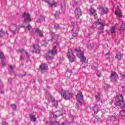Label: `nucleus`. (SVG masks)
Here are the masks:
<instances>
[{
    "label": "nucleus",
    "mask_w": 125,
    "mask_h": 125,
    "mask_svg": "<svg viewBox=\"0 0 125 125\" xmlns=\"http://www.w3.org/2000/svg\"><path fill=\"white\" fill-rule=\"evenodd\" d=\"M115 120H116V118H115L114 117H112L111 118V121H112V122H114V121H115Z\"/></svg>",
    "instance_id": "38"
},
{
    "label": "nucleus",
    "mask_w": 125,
    "mask_h": 125,
    "mask_svg": "<svg viewBox=\"0 0 125 125\" xmlns=\"http://www.w3.org/2000/svg\"><path fill=\"white\" fill-rule=\"evenodd\" d=\"M50 98L51 101H52V102L54 101L55 99H54V98H53L52 97V95H50Z\"/></svg>",
    "instance_id": "31"
},
{
    "label": "nucleus",
    "mask_w": 125,
    "mask_h": 125,
    "mask_svg": "<svg viewBox=\"0 0 125 125\" xmlns=\"http://www.w3.org/2000/svg\"><path fill=\"white\" fill-rule=\"evenodd\" d=\"M22 17L24 18V22H31L32 19H31V16L29 13H24L22 15Z\"/></svg>",
    "instance_id": "8"
},
{
    "label": "nucleus",
    "mask_w": 125,
    "mask_h": 125,
    "mask_svg": "<svg viewBox=\"0 0 125 125\" xmlns=\"http://www.w3.org/2000/svg\"><path fill=\"white\" fill-rule=\"evenodd\" d=\"M99 11L100 12H102V13H107V12H108V8H104L103 7H101L99 9Z\"/></svg>",
    "instance_id": "17"
},
{
    "label": "nucleus",
    "mask_w": 125,
    "mask_h": 125,
    "mask_svg": "<svg viewBox=\"0 0 125 125\" xmlns=\"http://www.w3.org/2000/svg\"><path fill=\"white\" fill-rule=\"evenodd\" d=\"M62 115V113L60 111H57L56 113H54L53 115L54 118H58V117H60Z\"/></svg>",
    "instance_id": "18"
},
{
    "label": "nucleus",
    "mask_w": 125,
    "mask_h": 125,
    "mask_svg": "<svg viewBox=\"0 0 125 125\" xmlns=\"http://www.w3.org/2000/svg\"><path fill=\"white\" fill-rule=\"evenodd\" d=\"M122 89L123 91H124V92H125V86L122 87Z\"/></svg>",
    "instance_id": "39"
},
{
    "label": "nucleus",
    "mask_w": 125,
    "mask_h": 125,
    "mask_svg": "<svg viewBox=\"0 0 125 125\" xmlns=\"http://www.w3.org/2000/svg\"><path fill=\"white\" fill-rule=\"evenodd\" d=\"M61 95H62L66 100L71 99L73 97V93H71L68 91L62 90L61 93Z\"/></svg>",
    "instance_id": "4"
},
{
    "label": "nucleus",
    "mask_w": 125,
    "mask_h": 125,
    "mask_svg": "<svg viewBox=\"0 0 125 125\" xmlns=\"http://www.w3.org/2000/svg\"><path fill=\"white\" fill-rule=\"evenodd\" d=\"M115 14L118 17H119V18H121V17H123V11H122L121 10H119L118 11H116L115 12Z\"/></svg>",
    "instance_id": "14"
},
{
    "label": "nucleus",
    "mask_w": 125,
    "mask_h": 125,
    "mask_svg": "<svg viewBox=\"0 0 125 125\" xmlns=\"http://www.w3.org/2000/svg\"><path fill=\"white\" fill-rule=\"evenodd\" d=\"M25 54H26V57H28V52H25Z\"/></svg>",
    "instance_id": "40"
},
{
    "label": "nucleus",
    "mask_w": 125,
    "mask_h": 125,
    "mask_svg": "<svg viewBox=\"0 0 125 125\" xmlns=\"http://www.w3.org/2000/svg\"><path fill=\"white\" fill-rule=\"evenodd\" d=\"M30 118L33 120L34 122H36V121H37V118L34 115H30Z\"/></svg>",
    "instance_id": "25"
},
{
    "label": "nucleus",
    "mask_w": 125,
    "mask_h": 125,
    "mask_svg": "<svg viewBox=\"0 0 125 125\" xmlns=\"http://www.w3.org/2000/svg\"><path fill=\"white\" fill-rule=\"evenodd\" d=\"M9 67L11 69H14V68H15V66H12L11 65H10Z\"/></svg>",
    "instance_id": "36"
},
{
    "label": "nucleus",
    "mask_w": 125,
    "mask_h": 125,
    "mask_svg": "<svg viewBox=\"0 0 125 125\" xmlns=\"http://www.w3.org/2000/svg\"><path fill=\"white\" fill-rule=\"evenodd\" d=\"M120 114L122 117H125V110H122L120 112Z\"/></svg>",
    "instance_id": "26"
},
{
    "label": "nucleus",
    "mask_w": 125,
    "mask_h": 125,
    "mask_svg": "<svg viewBox=\"0 0 125 125\" xmlns=\"http://www.w3.org/2000/svg\"><path fill=\"white\" fill-rule=\"evenodd\" d=\"M120 30H122V31L125 30V23H122L121 27H120Z\"/></svg>",
    "instance_id": "22"
},
{
    "label": "nucleus",
    "mask_w": 125,
    "mask_h": 125,
    "mask_svg": "<svg viewBox=\"0 0 125 125\" xmlns=\"http://www.w3.org/2000/svg\"><path fill=\"white\" fill-rule=\"evenodd\" d=\"M42 19H39L37 20V22L38 23H42Z\"/></svg>",
    "instance_id": "32"
},
{
    "label": "nucleus",
    "mask_w": 125,
    "mask_h": 125,
    "mask_svg": "<svg viewBox=\"0 0 125 125\" xmlns=\"http://www.w3.org/2000/svg\"><path fill=\"white\" fill-rule=\"evenodd\" d=\"M56 49V46H54L52 50L48 51L46 55L47 60H52L54 58V55L57 54V50Z\"/></svg>",
    "instance_id": "1"
},
{
    "label": "nucleus",
    "mask_w": 125,
    "mask_h": 125,
    "mask_svg": "<svg viewBox=\"0 0 125 125\" xmlns=\"http://www.w3.org/2000/svg\"><path fill=\"white\" fill-rule=\"evenodd\" d=\"M75 51H77V52H79V50H78V49H75Z\"/></svg>",
    "instance_id": "41"
},
{
    "label": "nucleus",
    "mask_w": 125,
    "mask_h": 125,
    "mask_svg": "<svg viewBox=\"0 0 125 125\" xmlns=\"http://www.w3.org/2000/svg\"><path fill=\"white\" fill-rule=\"evenodd\" d=\"M98 22H95L93 25L91 26L92 29H95L97 28V25H101V28H99L100 31H103L104 30V27L105 23H104V21H101V20H98Z\"/></svg>",
    "instance_id": "3"
},
{
    "label": "nucleus",
    "mask_w": 125,
    "mask_h": 125,
    "mask_svg": "<svg viewBox=\"0 0 125 125\" xmlns=\"http://www.w3.org/2000/svg\"><path fill=\"white\" fill-rule=\"evenodd\" d=\"M1 81L0 80V84H1Z\"/></svg>",
    "instance_id": "43"
},
{
    "label": "nucleus",
    "mask_w": 125,
    "mask_h": 125,
    "mask_svg": "<svg viewBox=\"0 0 125 125\" xmlns=\"http://www.w3.org/2000/svg\"><path fill=\"white\" fill-rule=\"evenodd\" d=\"M2 36H3V32L1 30L0 31V37H2Z\"/></svg>",
    "instance_id": "34"
},
{
    "label": "nucleus",
    "mask_w": 125,
    "mask_h": 125,
    "mask_svg": "<svg viewBox=\"0 0 125 125\" xmlns=\"http://www.w3.org/2000/svg\"><path fill=\"white\" fill-rule=\"evenodd\" d=\"M43 20H44V18H43Z\"/></svg>",
    "instance_id": "46"
},
{
    "label": "nucleus",
    "mask_w": 125,
    "mask_h": 125,
    "mask_svg": "<svg viewBox=\"0 0 125 125\" xmlns=\"http://www.w3.org/2000/svg\"><path fill=\"white\" fill-rule=\"evenodd\" d=\"M118 79H119V75L115 72L111 71V73L110 75V79L111 80V81L117 82Z\"/></svg>",
    "instance_id": "6"
},
{
    "label": "nucleus",
    "mask_w": 125,
    "mask_h": 125,
    "mask_svg": "<svg viewBox=\"0 0 125 125\" xmlns=\"http://www.w3.org/2000/svg\"><path fill=\"white\" fill-rule=\"evenodd\" d=\"M27 29H28V30H29V31H30V30H31V29H32V26H31V25H29L27 26Z\"/></svg>",
    "instance_id": "35"
},
{
    "label": "nucleus",
    "mask_w": 125,
    "mask_h": 125,
    "mask_svg": "<svg viewBox=\"0 0 125 125\" xmlns=\"http://www.w3.org/2000/svg\"><path fill=\"white\" fill-rule=\"evenodd\" d=\"M20 59H21V60L23 59V58L22 57V56H20Z\"/></svg>",
    "instance_id": "42"
},
{
    "label": "nucleus",
    "mask_w": 125,
    "mask_h": 125,
    "mask_svg": "<svg viewBox=\"0 0 125 125\" xmlns=\"http://www.w3.org/2000/svg\"><path fill=\"white\" fill-rule=\"evenodd\" d=\"M53 106H54L55 107H57V106H58V101H54L53 102V103H52Z\"/></svg>",
    "instance_id": "21"
},
{
    "label": "nucleus",
    "mask_w": 125,
    "mask_h": 125,
    "mask_svg": "<svg viewBox=\"0 0 125 125\" xmlns=\"http://www.w3.org/2000/svg\"><path fill=\"white\" fill-rule=\"evenodd\" d=\"M67 56L70 61V62H74L75 61V57L73 53V50L69 49L67 54Z\"/></svg>",
    "instance_id": "5"
},
{
    "label": "nucleus",
    "mask_w": 125,
    "mask_h": 125,
    "mask_svg": "<svg viewBox=\"0 0 125 125\" xmlns=\"http://www.w3.org/2000/svg\"><path fill=\"white\" fill-rule=\"evenodd\" d=\"M2 94H3V92H2Z\"/></svg>",
    "instance_id": "45"
},
{
    "label": "nucleus",
    "mask_w": 125,
    "mask_h": 125,
    "mask_svg": "<svg viewBox=\"0 0 125 125\" xmlns=\"http://www.w3.org/2000/svg\"><path fill=\"white\" fill-rule=\"evenodd\" d=\"M123 56H124V55L119 52L117 54H116L115 58H116V59H118V60H121V59H123Z\"/></svg>",
    "instance_id": "16"
},
{
    "label": "nucleus",
    "mask_w": 125,
    "mask_h": 125,
    "mask_svg": "<svg viewBox=\"0 0 125 125\" xmlns=\"http://www.w3.org/2000/svg\"><path fill=\"white\" fill-rule=\"evenodd\" d=\"M100 33V34H101V32H99Z\"/></svg>",
    "instance_id": "47"
},
{
    "label": "nucleus",
    "mask_w": 125,
    "mask_h": 125,
    "mask_svg": "<svg viewBox=\"0 0 125 125\" xmlns=\"http://www.w3.org/2000/svg\"><path fill=\"white\" fill-rule=\"evenodd\" d=\"M34 50L32 51V52L34 53H39L41 52V47L38 44H33Z\"/></svg>",
    "instance_id": "9"
},
{
    "label": "nucleus",
    "mask_w": 125,
    "mask_h": 125,
    "mask_svg": "<svg viewBox=\"0 0 125 125\" xmlns=\"http://www.w3.org/2000/svg\"><path fill=\"white\" fill-rule=\"evenodd\" d=\"M23 51H24V49H20L18 50V53H19V52H23Z\"/></svg>",
    "instance_id": "33"
},
{
    "label": "nucleus",
    "mask_w": 125,
    "mask_h": 125,
    "mask_svg": "<svg viewBox=\"0 0 125 125\" xmlns=\"http://www.w3.org/2000/svg\"><path fill=\"white\" fill-rule=\"evenodd\" d=\"M121 78L123 80H125V75H121Z\"/></svg>",
    "instance_id": "37"
},
{
    "label": "nucleus",
    "mask_w": 125,
    "mask_h": 125,
    "mask_svg": "<svg viewBox=\"0 0 125 125\" xmlns=\"http://www.w3.org/2000/svg\"><path fill=\"white\" fill-rule=\"evenodd\" d=\"M93 111L94 112V114H97V113H98L99 111V109L98 108V106H94L93 107Z\"/></svg>",
    "instance_id": "20"
},
{
    "label": "nucleus",
    "mask_w": 125,
    "mask_h": 125,
    "mask_svg": "<svg viewBox=\"0 0 125 125\" xmlns=\"http://www.w3.org/2000/svg\"><path fill=\"white\" fill-rule=\"evenodd\" d=\"M33 33H37L41 38H42V37H43V33L42 32V31L40 30L39 28L35 29L34 30H33Z\"/></svg>",
    "instance_id": "11"
},
{
    "label": "nucleus",
    "mask_w": 125,
    "mask_h": 125,
    "mask_svg": "<svg viewBox=\"0 0 125 125\" xmlns=\"http://www.w3.org/2000/svg\"><path fill=\"white\" fill-rule=\"evenodd\" d=\"M110 32L111 34H115L116 33V27L112 26L110 28Z\"/></svg>",
    "instance_id": "19"
},
{
    "label": "nucleus",
    "mask_w": 125,
    "mask_h": 125,
    "mask_svg": "<svg viewBox=\"0 0 125 125\" xmlns=\"http://www.w3.org/2000/svg\"><path fill=\"white\" fill-rule=\"evenodd\" d=\"M14 28H16V26H14Z\"/></svg>",
    "instance_id": "44"
},
{
    "label": "nucleus",
    "mask_w": 125,
    "mask_h": 125,
    "mask_svg": "<svg viewBox=\"0 0 125 125\" xmlns=\"http://www.w3.org/2000/svg\"><path fill=\"white\" fill-rule=\"evenodd\" d=\"M48 69V66H47V64H42L40 66V69H41L42 71H45Z\"/></svg>",
    "instance_id": "15"
},
{
    "label": "nucleus",
    "mask_w": 125,
    "mask_h": 125,
    "mask_svg": "<svg viewBox=\"0 0 125 125\" xmlns=\"http://www.w3.org/2000/svg\"><path fill=\"white\" fill-rule=\"evenodd\" d=\"M77 55L79 58H81L82 57H83V53H78Z\"/></svg>",
    "instance_id": "24"
},
{
    "label": "nucleus",
    "mask_w": 125,
    "mask_h": 125,
    "mask_svg": "<svg viewBox=\"0 0 125 125\" xmlns=\"http://www.w3.org/2000/svg\"><path fill=\"white\" fill-rule=\"evenodd\" d=\"M48 4L50 6V7H56V5L57 4V2L55 1L54 0L52 1H48L47 2Z\"/></svg>",
    "instance_id": "12"
},
{
    "label": "nucleus",
    "mask_w": 125,
    "mask_h": 125,
    "mask_svg": "<svg viewBox=\"0 0 125 125\" xmlns=\"http://www.w3.org/2000/svg\"><path fill=\"white\" fill-rule=\"evenodd\" d=\"M81 58V61L82 63H84L86 61V59L84 57H82Z\"/></svg>",
    "instance_id": "23"
},
{
    "label": "nucleus",
    "mask_w": 125,
    "mask_h": 125,
    "mask_svg": "<svg viewBox=\"0 0 125 125\" xmlns=\"http://www.w3.org/2000/svg\"><path fill=\"white\" fill-rule=\"evenodd\" d=\"M76 100L78 103H82V101L83 100V93L81 91H78L76 96Z\"/></svg>",
    "instance_id": "7"
},
{
    "label": "nucleus",
    "mask_w": 125,
    "mask_h": 125,
    "mask_svg": "<svg viewBox=\"0 0 125 125\" xmlns=\"http://www.w3.org/2000/svg\"><path fill=\"white\" fill-rule=\"evenodd\" d=\"M11 107H12V108H13V109H14V110H15V109H16V105H15V104H12L11 105Z\"/></svg>",
    "instance_id": "30"
},
{
    "label": "nucleus",
    "mask_w": 125,
    "mask_h": 125,
    "mask_svg": "<svg viewBox=\"0 0 125 125\" xmlns=\"http://www.w3.org/2000/svg\"><path fill=\"white\" fill-rule=\"evenodd\" d=\"M96 99L97 101H100V95L98 94L97 96H96Z\"/></svg>",
    "instance_id": "27"
},
{
    "label": "nucleus",
    "mask_w": 125,
    "mask_h": 125,
    "mask_svg": "<svg viewBox=\"0 0 125 125\" xmlns=\"http://www.w3.org/2000/svg\"><path fill=\"white\" fill-rule=\"evenodd\" d=\"M4 56V55L3 54V53H2V52H0V59H2Z\"/></svg>",
    "instance_id": "28"
},
{
    "label": "nucleus",
    "mask_w": 125,
    "mask_h": 125,
    "mask_svg": "<svg viewBox=\"0 0 125 125\" xmlns=\"http://www.w3.org/2000/svg\"><path fill=\"white\" fill-rule=\"evenodd\" d=\"M116 106H119L122 107L124 104V96L122 94H119L117 95L116 97Z\"/></svg>",
    "instance_id": "2"
},
{
    "label": "nucleus",
    "mask_w": 125,
    "mask_h": 125,
    "mask_svg": "<svg viewBox=\"0 0 125 125\" xmlns=\"http://www.w3.org/2000/svg\"><path fill=\"white\" fill-rule=\"evenodd\" d=\"M91 16H93L95 18H97V14H96V10L93 8L89 9Z\"/></svg>",
    "instance_id": "10"
},
{
    "label": "nucleus",
    "mask_w": 125,
    "mask_h": 125,
    "mask_svg": "<svg viewBox=\"0 0 125 125\" xmlns=\"http://www.w3.org/2000/svg\"><path fill=\"white\" fill-rule=\"evenodd\" d=\"M1 64L3 66V67H4V66H6V64H7L6 62H5L4 61H2Z\"/></svg>",
    "instance_id": "29"
},
{
    "label": "nucleus",
    "mask_w": 125,
    "mask_h": 125,
    "mask_svg": "<svg viewBox=\"0 0 125 125\" xmlns=\"http://www.w3.org/2000/svg\"><path fill=\"white\" fill-rule=\"evenodd\" d=\"M75 15L77 17H79V16H82V11L80 8H76L75 10Z\"/></svg>",
    "instance_id": "13"
}]
</instances>
